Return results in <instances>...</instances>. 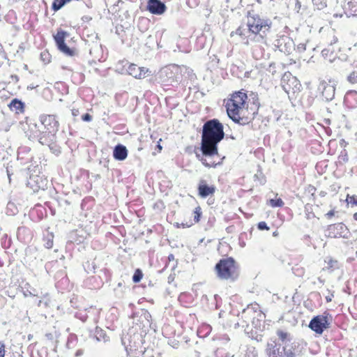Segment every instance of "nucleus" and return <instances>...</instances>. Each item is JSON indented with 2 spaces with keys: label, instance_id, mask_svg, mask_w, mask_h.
<instances>
[{
  "label": "nucleus",
  "instance_id": "nucleus-18",
  "mask_svg": "<svg viewBox=\"0 0 357 357\" xmlns=\"http://www.w3.org/2000/svg\"><path fill=\"white\" fill-rule=\"evenodd\" d=\"M160 77L163 79V81L169 82L171 84L174 82H177L173 70L168 67L164 68L161 70Z\"/></svg>",
  "mask_w": 357,
  "mask_h": 357
},
{
  "label": "nucleus",
  "instance_id": "nucleus-17",
  "mask_svg": "<svg viewBox=\"0 0 357 357\" xmlns=\"http://www.w3.org/2000/svg\"><path fill=\"white\" fill-rule=\"evenodd\" d=\"M128 151L127 148L121 144H119L113 149V158L116 160L123 161L128 157Z\"/></svg>",
  "mask_w": 357,
  "mask_h": 357
},
{
  "label": "nucleus",
  "instance_id": "nucleus-55",
  "mask_svg": "<svg viewBox=\"0 0 357 357\" xmlns=\"http://www.w3.org/2000/svg\"><path fill=\"white\" fill-rule=\"evenodd\" d=\"M33 337V335H28V339L30 340H31V338Z\"/></svg>",
  "mask_w": 357,
  "mask_h": 357
},
{
  "label": "nucleus",
  "instance_id": "nucleus-23",
  "mask_svg": "<svg viewBox=\"0 0 357 357\" xmlns=\"http://www.w3.org/2000/svg\"><path fill=\"white\" fill-rule=\"evenodd\" d=\"M252 55L256 59H261L264 57V49L259 45H255L252 48Z\"/></svg>",
  "mask_w": 357,
  "mask_h": 357
},
{
  "label": "nucleus",
  "instance_id": "nucleus-41",
  "mask_svg": "<svg viewBox=\"0 0 357 357\" xmlns=\"http://www.w3.org/2000/svg\"><path fill=\"white\" fill-rule=\"evenodd\" d=\"M142 354L143 355L142 357H154L152 351L145 350V351L144 353H142Z\"/></svg>",
  "mask_w": 357,
  "mask_h": 357
},
{
  "label": "nucleus",
  "instance_id": "nucleus-8",
  "mask_svg": "<svg viewBox=\"0 0 357 357\" xmlns=\"http://www.w3.org/2000/svg\"><path fill=\"white\" fill-rule=\"evenodd\" d=\"M281 84L283 89L288 94L299 91L301 86L299 80L290 73H284L282 78Z\"/></svg>",
  "mask_w": 357,
  "mask_h": 357
},
{
  "label": "nucleus",
  "instance_id": "nucleus-39",
  "mask_svg": "<svg viewBox=\"0 0 357 357\" xmlns=\"http://www.w3.org/2000/svg\"><path fill=\"white\" fill-rule=\"evenodd\" d=\"M82 119L84 121L89 122L92 120V116L91 114L86 113L82 116Z\"/></svg>",
  "mask_w": 357,
  "mask_h": 357
},
{
  "label": "nucleus",
  "instance_id": "nucleus-22",
  "mask_svg": "<svg viewBox=\"0 0 357 357\" xmlns=\"http://www.w3.org/2000/svg\"><path fill=\"white\" fill-rule=\"evenodd\" d=\"M54 234L48 231L44 234L43 241L44 245L46 248L50 249L53 246Z\"/></svg>",
  "mask_w": 357,
  "mask_h": 357
},
{
  "label": "nucleus",
  "instance_id": "nucleus-21",
  "mask_svg": "<svg viewBox=\"0 0 357 357\" xmlns=\"http://www.w3.org/2000/svg\"><path fill=\"white\" fill-rule=\"evenodd\" d=\"M92 337L98 342L103 341L104 342H106L109 340V336L107 335L106 333L102 329L98 327H96Z\"/></svg>",
  "mask_w": 357,
  "mask_h": 357
},
{
  "label": "nucleus",
  "instance_id": "nucleus-5",
  "mask_svg": "<svg viewBox=\"0 0 357 357\" xmlns=\"http://www.w3.org/2000/svg\"><path fill=\"white\" fill-rule=\"evenodd\" d=\"M271 22L268 20L261 19L258 15L249 16L248 18V26L251 33L248 37L252 40L251 36L257 40H263L265 34L271 28Z\"/></svg>",
  "mask_w": 357,
  "mask_h": 357
},
{
  "label": "nucleus",
  "instance_id": "nucleus-16",
  "mask_svg": "<svg viewBox=\"0 0 357 357\" xmlns=\"http://www.w3.org/2000/svg\"><path fill=\"white\" fill-rule=\"evenodd\" d=\"M347 227L343 223L331 225L327 229L328 236L331 238L341 236L342 234L344 233Z\"/></svg>",
  "mask_w": 357,
  "mask_h": 357
},
{
  "label": "nucleus",
  "instance_id": "nucleus-51",
  "mask_svg": "<svg viewBox=\"0 0 357 357\" xmlns=\"http://www.w3.org/2000/svg\"><path fill=\"white\" fill-rule=\"evenodd\" d=\"M296 8L298 7V8H301V3H300V2H299V1H297V2H296Z\"/></svg>",
  "mask_w": 357,
  "mask_h": 357
},
{
  "label": "nucleus",
  "instance_id": "nucleus-61",
  "mask_svg": "<svg viewBox=\"0 0 357 357\" xmlns=\"http://www.w3.org/2000/svg\"><path fill=\"white\" fill-rule=\"evenodd\" d=\"M337 16H338V15H337V14H335V15H334V17H337Z\"/></svg>",
  "mask_w": 357,
  "mask_h": 357
},
{
  "label": "nucleus",
  "instance_id": "nucleus-53",
  "mask_svg": "<svg viewBox=\"0 0 357 357\" xmlns=\"http://www.w3.org/2000/svg\"><path fill=\"white\" fill-rule=\"evenodd\" d=\"M157 148L159 149V151L162 150V146L159 144L157 145Z\"/></svg>",
  "mask_w": 357,
  "mask_h": 357
},
{
  "label": "nucleus",
  "instance_id": "nucleus-46",
  "mask_svg": "<svg viewBox=\"0 0 357 357\" xmlns=\"http://www.w3.org/2000/svg\"><path fill=\"white\" fill-rule=\"evenodd\" d=\"M335 214V211L333 210H331L330 211H328L326 215L328 217V218H331L332 216H333Z\"/></svg>",
  "mask_w": 357,
  "mask_h": 357
},
{
  "label": "nucleus",
  "instance_id": "nucleus-35",
  "mask_svg": "<svg viewBox=\"0 0 357 357\" xmlns=\"http://www.w3.org/2000/svg\"><path fill=\"white\" fill-rule=\"evenodd\" d=\"M50 54H49V52H41L40 54V59L41 60H43L44 62L45 63H49L50 62Z\"/></svg>",
  "mask_w": 357,
  "mask_h": 357
},
{
  "label": "nucleus",
  "instance_id": "nucleus-52",
  "mask_svg": "<svg viewBox=\"0 0 357 357\" xmlns=\"http://www.w3.org/2000/svg\"><path fill=\"white\" fill-rule=\"evenodd\" d=\"M354 219L357 221V213L354 214Z\"/></svg>",
  "mask_w": 357,
  "mask_h": 357
},
{
  "label": "nucleus",
  "instance_id": "nucleus-60",
  "mask_svg": "<svg viewBox=\"0 0 357 357\" xmlns=\"http://www.w3.org/2000/svg\"><path fill=\"white\" fill-rule=\"evenodd\" d=\"M172 68H173L174 69H175V70H178V69H177V68H176V67H175V66H173Z\"/></svg>",
  "mask_w": 357,
  "mask_h": 357
},
{
  "label": "nucleus",
  "instance_id": "nucleus-62",
  "mask_svg": "<svg viewBox=\"0 0 357 357\" xmlns=\"http://www.w3.org/2000/svg\"><path fill=\"white\" fill-rule=\"evenodd\" d=\"M356 257L357 258V251L356 252Z\"/></svg>",
  "mask_w": 357,
  "mask_h": 357
},
{
  "label": "nucleus",
  "instance_id": "nucleus-19",
  "mask_svg": "<svg viewBox=\"0 0 357 357\" xmlns=\"http://www.w3.org/2000/svg\"><path fill=\"white\" fill-rule=\"evenodd\" d=\"M322 88V94L323 96L327 100H332L334 97L335 89L333 86L326 84L325 82H323L319 86V89Z\"/></svg>",
  "mask_w": 357,
  "mask_h": 357
},
{
  "label": "nucleus",
  "instance_id": "nucleus-7",
  "mask_svg": "<svg viewBox=\"0 0 357 357\" xmlns=\"http://www.w3.org/2000/svg\"><path fill=\"white\" fill-rule=\"evenodd\" d=\"M266 354L267 357H294L290 345H282L275 340L267 342Z\"/></svg>",
  "mask_w": 357,
  "mask_h": 357
},
{
  "label": "nucleus",
  "instance_id": "nucleus-25",
  "mask_svg": "<svg viewBox=\"0 0 357 357\" xmlns=\"http://www.w3.org/2000/svg\"><path fill=\"white\" fill-rule=\"evenodd\" d=\"M314 10H321L327 7L326 0H312Z\"/></svg>",
  "mask_w": 357,
  "mask_h": 357
},
{
  "label": "nucleus",
  "instance_id": "nucleus-36",
  "mask_svg": "<svg viewBox=\"0 0 357 357\" xmlns=\"http://www.w3.org/2000/svg\"><path fill=\"white\" fill-rule=\"evenodd\" d=\"M347 202L352 205L357 206V196L356 195H347Z\"/></svg>",
  "mask_w": 357,
  "mask_h": 357
},
{
  "label": "nucleus",
  "instance_id": "nucleus-50",
  "mask_svg": "<svg viewBox=\"0 0 357 357\" xmlns=\"http://www.w3.org/2000/svg\"><path fill=\"white\" fill-rule=\"evenodd\" d=\"M236 33L239 34V35H242V32L241 31V29H238L236 30Z\"/></svg>",
  "mask_w": 357,
  "mask_h": 357
},
{
  "label": "nucleus",
  "instance_id": "nucleus-44",
  "mask_svg": "<svg viewBox=\"0 0 357 357\" xmlns=\"http://www.w3.org/2000/svg\"><path fill=\"white\" fill-rule=\"evenodd\" d=\"M71 112H72V115H73V116H75H75H78V115L79 114V110H78V109H72V111H71Z\"/></svg>",
  "mask_w": 357,
  "mask_h": 357
},
{
  "label": "nucleus",
  "instance_id": "nucleus-24",
  "mask_svg": "<svg viewBox=\"0 0 357 357\" xmlns=\"http://www.w3.org/2000/svg\"><path fill=\"white\" fill-rule=\"evenodd\" d=\"M335 47H330L328 45L327 47L324 48L322 51H321V54L322 56L325 58V59H329V61H332V56L333 55V53L335 52Z\"/></svg>",
  "mask_w": 357,
  "mask_h": 357
},
{
  "label": "nucleus",
  "instance_id": "nucleus-59",
  "mask_svg": "<svg viewBox=\"0 0 357 357\" xmlns=\"http://www.w3.org/2000/svg\"><path fill=\"white\" fill-rule=\"evenodd\" d=\"M318 280L321 283H324V281L320 278H319Z\"/></svg>",
  "mask_w": 357,
  "mask_h": 357
},
{
  "label": "nucleus",
  "instance_id": "nucleus-10",
  "mask_svg": "<svg viewBox=\"0 0 357 357\" xmlns=\"http://www.w3.org/2000/svg\"><path fill=\"white\" fill-rule=\"evenodd\" d=\"M67 36L68 33L66 31L59 29L56 35L54 36V39L58 49L66 55L71 56L74 55V51L65 43V38Z\"/></svg>",
  "mask_w": 357,
  "mask_h": 357
},
{
  "label": "nucleus",
  "instance_id": "nucleus-34",
  "mask_svg": "<svg viewBox=\"0 0 357 357\" xmlns=\"http://www.w3.org/2000/svg\"><path fill=\"white\" fill-rule=\"evenodd\" d=\"M142 278V273L139 270H137L132 276L134 282H139Z\"/></svg>",
  "mask_w": 357,
  "mask_h": 357
},
{
  "label": "nucleus",
  "instance_id": "nucleus-47",
  "mask_svg": "<svg viewBox=\"0 0 357 357\" xmlns=\"http://www.w3.org/2000/svg\"><path fill=\"white\" fill-rule=\"evenodd\" d=\"M38 86V85H34V84H31L27 86V89L31 90V89H36Z\"/></svg>",
  "mask_w": 357,
  "mask_h": 357
},
{
  "label": "nucleus",
  "instance_id": "nucleus-26",
  "mask_svg": "<svg viewBox=\"0 0 357 357\" xmlns=\"http://www.w3.org/2000/svg\"><path fill=\"white\" fill-rule=\"evenodd\" d=\"M128 66V62L127 61H122L116 64L115 71L120 74H126V68Z\"/></svg>",
  "mask_w": 357,
  "mask_h": 357
},
{
  "label": "nucleus",
  "instance_id": "nucleus-37",
  "mask_svg": "<svg viewBox=\"0 0 357 357\" xmlns=\"http://www.w3.org/2000/svg\"><path fill=\"white\" fill-rule=\"evenodd\" d=\"M257 228L259 230H268L269 227L265 222H259L257 225Z\"/></svg>",
  "mask_w": 357,
  "mask_h": 357
},
{
  "label": "nucleus",
  "instance_id": "nucleus-15",
  "mask_svg": "<svg viewBox=\"0 0 357 357\" xmlns=\"http://www.w3.org/2000/svg\"><path fill=\"white\" fill-rule=\"evenodd\" d=\"M342 7L347 17L357 16V0H351L347 2L344 1Z\"/></svg>",
  "mask_w": 357,
  "mask_h": 357
},
{
  "label": "nucleus",
  "instance_id": "nucleus-11",
  "mask_svg": "<svg viewBox=\"0 0 357 357\" xmlns=\"http://www.w3.org/2000/svg\"><path fill=\"white\" fill-rule=\"evenodd\" d=\"M147 10L154 15H162L165 12L166 6L160 0H149Z\"/></svg>",
  "mask_w": 357,
  "mask_h": 357
},
{
  "label": "nucleus",
  "instance_id": "nucleus-33",
  "mask_svg": "<svg viewBox=\"0 0 357 357\" xmlns=\"http://www.w3.org/2000/svg\"><path fill=\"white\" fill-rule=\"evenodd\" d=\"M75 317L84 322L88 319L89 315L87 314L85 310L84 312H79L76 313Z\"/></svg>",
  "mask_w": 357,
  "mask_h": 357
},
{
  "label": "nucleus",
  "instance_id": "nucleus-48",
  "mask_svg": "<svg viewBox=\"0 0 357 357\" xmlns=\"http://www.w3.org/2000/svg\"><path fill=\"white\" fill-rule=\"evenodd\" d=\"M89 313H96L97 312V310L96 308H93L92 307H90V310L89 311Z\"/></svg>",
  "mask_w": 357,
  "mask_h": 357
},
{
  "label": "nucleus",
  "instance_id": "nucleus-54",
  "mask_svg": "<svg viewBox=\"0 0 357 357\" xmlns=\"http://www.w3.org/2000/svg\"><path fill=\"white\" fill-rule=\"evenodd\" d=\"M7 174H8V177L9 178V180L10 181V174L9 173V171L7 169Z\"/></svg>",
  "mask_w": 357,
  "mask_h": 357
},
{
  "label": "nucleus",
  "instance_id": "nucleus-32",
  "mask_svg": "<svg viewBox=\"0 0 357 357\" xmlns=\"http://www.w3.org/2000/svg\"><path fill=\"white\" fill-rule=\"evenodd\" d=\"M194 221L195 222H198L200 220V218H201V215H202V211H201V208L199 206H197V208H195V210L194 211Z\"/></svg>",
  "mask_w": 357,
  "mask_h": 357
},
{
  "label": "nucleus",
  "instance_id": "nucleus-27",
  "mask_svg": "<svg viewBox=\"0 0 357 357\" xmlns=\"http://www.w3.org/2000/svg\"><path fill=\"white\" fill-rule=\"evenodd\" d=\"M277 335L279 339L282 342V345H287V342L290 340L289 337V334L282 331H278Z\"/></svg>",
  "mask_w": 357,
  "mask_h": 357
},
{
  "label": "nucleus",
  "instance_id": "nucleus-43",
  "mask_svg": "<svg viewBox=\"0 0 357 357\" xmlns=\"http://www.w3.org/2000/svg\"><path fill=\"white\" fill-rule=\"evenodd\" d=\"M252 312H253L252 309L248 307L246 310L243 311V314L246 317V315H249Z\"/></svg>",
  "mask_w": 357,
  "mask_h": 357
},
{
  "label": "nucleus",
  "instance_id": "nucleus-20",
  "mask_svg": "<svg viewBox=\"0 0 357 357\" xmlns=\"http://www.w3.org/2000/svg\"><path fill=\"white\" fill-rule=\"evenodd\" d=\"M9 107L11 111L17 114L22 113L24 109V103L21 100L15 98L9 104Z\"/></svg>",
  "mask_w": 357,
  "mask_h": 357
},
{
  "label": "nucleus",
  "instance_id": "nucleus-6",
  "mask_svg": "<svg viewBox=\"0 0 357 357\" xmlns=\"http://www.w3.org/2000/svg\"><path fill=\"white\" fill-rule=\"evenodd\" d=\"M218 277L221 280H235L237 277V267L232 257L220 259L215 265Z\"/></svg>",
  "mask_w": 357,
  "mask_h": 357
},
{
  "label": "nucleus",
  "instance_id": "nucleus-4",
  "mask_svg": "<svg viewBox=\"0 0 357 357\" xmlns=\"http://www.w3.org/2000/svg\"><path fill=\"white\" fill-rule=\"evenodd\" d=\"M121 343L129 357H139L146 350L144 347V338L141 333L130 330L121 337Z\"/></svg>",
  "mask_w": 357,
  "mask_h": 357
},
{
  "label": "nucleus",
  "instance_id": "nucleus-49",
  "mask_svg": "<svg viewBox=\"0 0 357 357\" xmlns=\"http://www.w3.org/2000/svg\"><path fill=\"white\" fill-rule=\"evenodd\" d=\"M168 259L169 261L173 260L174 259V257L172 254L169 255L168 257Z\"/></svg>",
  "mask_w": 357,
  "mask_h": 357
},
{
  "label": "nucleus",
  "instance_id": "nucleus-31",
  "mask_svg": "<svg viewBox=\"0 0 357 357\" xmlns=\"http://www.w3.org/2000/svg\"><path fill=\"white\" fill-rule=\"evenodd\" d=\"M347 81L351 84L357 83V71H352L347 78Z\"/></svg>",
  "mask_w": 357,
  "mask_h": 357
},
{
  "label": "nucleus",
  "instance_id": "nucleus-14",
  "mask_svg": "<svg viewBox=\"0 0 357 357\" xmlns=\"http://www.w3.org/2000/svg\"><path fill=\"white\" fill-rule=\"evenodd\" d=\"M218 155L217 153H213L211 155H204L202 151V153H196V157L197 159L202 162V163L206 167H216L219 165L220 162H215V161L213 159V158Z\"/></svg>",
  "mask_w": 357,
  "mask_h": 357
},
{
  "label": "nucleus",
  "instance_id": "nucleus-1",
  "mask_svg": "<svg viewBox=\"0 0 357 357\" xmlns=\"http://www.w3.org/2000/svg\"><path fill=\"white\" fill-rule=\"evenodd\" d=\"M40 124L32 119H26L28 129L25 132L30 140L38 141L42 145H47L50 149L56 141V135L59 130V123L56 116L42 114L39 117Z\"/></svg>",
  "mask_w": 357,
  "mask_h": 357
},
{
  "label": "nucleus",
  "instance_id": "nucleus-58",
  "mask_svg": "<svg viewBox=\"0 0 357 357\" xmlns=\"http://www.w3.org/2000/svg\"><path fill=\"white\" fill-rule=\"evenodd\" d=\"M326 123L330 124L331 121L329 119L326 120Z\"/></svg>",
  "mask_w": 357,
  "mask_h": 357
},
{
  "label": "nucleus",
  "instance_id": "nucleus-29",
  "mask_svg": "<svg viewBox=\"0 0 357 357\" xmlns=\"http://www.w3.org/2000/svg\"><path fill=\"white\" fill-rule=\"evenodd\" d=\"M329 39H328V46L330 47H334V45L337 43L338 41V38L334 34V31H332L330 33H329Z\"/></svg>",
  "mask_w": 357,
  "mask_h": 357
},
{
  "label": "nucleus",
  "instance_id": "nucleus-2",
  "mask_svg": "<svg viewBox=\"0 0 357 357\" xmlns=\"http://www.w3.org/2000/svg\"><path fill=\"white\" fill-rule=\"evenodd\" d=\"M224 136L223 126L218 119L207 121L202 128L201 151L204 155L217 153L218 144Z\"/></svg>",
  "mask_w": 357,
  "mask_h": 357
},
{
  "label": "nucleus",
  "instance_id": "nucleus-12",
  "mask_svg": "<svg viewBox=\"0 0 357 357\" xmlns=\"http://www.w3.org/2000/svg\"><path fill=\"white\" fill-rule=\"evenodd\" d=\"M127 74L137 79L146 77L149 70L144 68L139 67L135 64H129L126 68Z\"/></svg>",
  "mask_w": 357,
  "mask_h": 357
},
{
  "label": "nucleus",
  "instance_id": "nucleus-28",
  "mask_svg": "<svg viewBox=\"0 0 357 357\" xmlns=\"http://www.w3.org/2000/svg\"><path fill=\"white\" fill-rule=\"evenodd\" d=\"M126 289L125 286H122V283L119 282L118 287L114 289L116 296L119 298H123Z\"/></svg>",
  "mask_w": 357,
  "mask_h": 357
},
{
  "label": "nucleus",
  "instance_id": "nucleus-45",
  "mask_svg": "<svg viewBox=\"0 0 357 357\" xmlns=\"http://www.w3.org/2000/svg\"><path fill=\"white\" fill-rule=\"evenodd\" d=\"M334 295L333 294H331L330 295H328L326 296V301L327 303H329L332 301V298H333Z\"/></svg>",
  "mask_w": 357,
  "mask_h": 357
},
{
  "label": "nucleus",
  "instance_id": "nucleus-9",
  "mask_svg": "<svg viewBox=\"0 0 357 357\" xmlns=\"http://www.w3.org/2000/svg\"><path fill=\"white\" fill-rule=\"evenodd\" d=\"M330 321L328 314L314 317L309 324V328L317 334H322L324 330L330 327Z\"/></svg>",
  "mask_w": 357,
  "mask_h": 357
},
{
  "label": "nucleus",
  "instance_id": "nucleus-3",
  "mask_svg": "<svg viewBox=\"0 0 357 357\" xmlns=\"http://www.w3.org/2000/svg\"><path fill=\"white\" fill-rule=\"evenodd\" d=\"M247 94L242 90L235 92L227 103V112L229 117L235 123L240 125H247L250 122V119L244 116L243 107L247 100Z\"/></svg>",
  "mask_w": 357,
  "mask_h": 357
},
{
  "label": "nucleus",
  "instance_id": "nucleus-42",
  "mask_svg": "<svg viewBox=\"0 0 357 357\" xmlns=\"http://www.w3.org/2000/svg\"><path fill=\"white\" fill-rule=\"evenodd\" d=\"M4 347V344L0 343V357H4L5 356Z\"/></svg>",
  "mask_w": 357,
  "mask_h": 357
},
{
  "label": "nucleus",
  "instance_id": "nucleus-40",
  "mask_svg": "<svg viewBox=\"0 0 357 357\" xmlns=\"http://www.w3.org/2000/svg\"><path fill=\"white\" fill-rule=\"evenodd\" d=\"M306 50V45L305 43H299L297 45V51L298 52H303Z\"/></svg>",
  "mask_w": 357,
  "mask_h": 357
},
{
  "label": "nucleus",
  "instance_id": "nucleus-56",
  "mask_svg": "<svg viewBox=\"0 0 357 357\" xmlns=\"http://www.w3.org/2000/svg\"><path fill=\"white\" fill-rule=\"evenodd\" d=\"M119 32H120V30H119L118 27H116V33L117 34H119Z\"/></svg>",
  "mask_w": 357,
  "mask_h": 357
},
{
  "label": "nucleus",
  "instance_id": "nucleus-30",
  "mask_svg": "<svg viewBox=\"0 0 357 357\" xmlns=\"http://www.w3.org/2000/svg\"><path fill=\"white\" fill-rule=\"evenodd\" d=\"M269 204L272 207H282L284 205V202L282 199H271L269 200Z\"/></svg>",
  "mask_w": 357,
  "mask_h": 357
},
{
  "label": "nucleus",
  "instance_id": "nucleus-38",
  "mask_svg": "<svg viewBox=\"0 0 357 357\" xmlns=\"http://www.w3.org/2000/svg\"><path fill=\"white\" fill-rule=\"evenodd\" d=\"M245 356L246 357H257V355L255 349L252 348V349L248 350Z\"/></svg>",
  "mask_w": 357,
  "mask_h": 357
},
{
  "label": "nucleus",
  "instance_id": "nucleus-57",
  "mask_svg": "<svg viewBox=\"0 0 357 357\" xmlns=\"http://www.w3.org/2000/svg\"><path fill=\"white\" fill-rule=\"evenodd\" d=\"M119 32H120V30H119L118 27H116V33L117 34H119Z\"/></svg>",
  "mask_w": 357,
  "mask_h": 357
},
{
  "label": "nucleus",
  "instance_id": "nucleus-13",
  "mask_svg": "<svg viewBox=\"0 0 357 357\" xmlns=\"http://www.w3.org/2000/svg\"><path fill=\"white\" fill-rule=\"evenodd\" d=\"M216 188L212 185H208L204 180H201L198 185V193L202 198H206L215 193Z\"/></svg>",
  "mask_w": 357,
  "mask_h": 357
}]
</instances>
